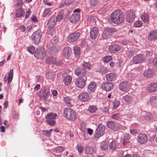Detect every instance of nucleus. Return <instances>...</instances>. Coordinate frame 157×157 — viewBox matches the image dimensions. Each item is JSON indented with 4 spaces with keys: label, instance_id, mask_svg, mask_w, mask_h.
I'll use <instances>...</instances> for the list:
<instances>
[{
    "label": "nucleus",
    "instance_id": "052dcab7",
    "mask_svg": "<svg viewBox=\"0 0 157 157\" xmlns=\"http://www.w3.org/2000/svg\"><path fill=\"white\" fill-rule=\"evenodd\" d=\"M130 132L131 135L135 136L137 132V130L136 129H131L130 130Z\"/></svg>",
    "mask_w": 157,
    "mask_h": 157
},
{
    "label": "nucleus",
    "instance_id": "b1692460",
    "mask_svg": "<svg viewBox=\"0 0 157 157\" xmlns=\"http://www.w3.org/2000/svg\"><path fill=\"white\" fill-rule=\"evenodd\" d=\"M96 88V86L95 83L91 82L88 85L87 90L89 93H91L94 92Z\"/></svg>",
    "mask_w": 157,
    "mask_h": 157
},
{
    "label": "nucleus",
    "instance_id": "f8f14e48",
    "mask_svg": "<svg viewBox=\"0 0 157 157\" xmlns=\"http://www.w3.org/2000/svg\"><path fill=\"white\" fill-rule=\"evenodd\" d=\"M107 125L108 128L115 131L119 130L120 128V125L118 124L113 121H108Z\"/></svg>",
    "mask_w": 157,
    "mask_h": 157
},
{
    "label": "nucleus",
    "instance_id": "f03ea898",
    "mask_svg": "<svg viewBox=\"0 0 157 157\" xmlns=\"http://www.w3.org/2000/svg\"><path fill=\"white\" fill-rule=\"evenodd\" d=\"M64 116L70 121H74L77 118L76 112L72 109L68 108L63 109Z\"/></svg>",
    "mask_w": 157,
    "mask_h": 157
},
{
    "label": "nucleus",
    "instance_id": "5701e85b",
    "mask_svg": "<svg viewBox=\"0 0 157 157\" xmlns=\"http://www.w3.org/2000/svg\"><path fill=\"white\" fill-rule=\"evenodd\" d=\"M13 69H11L8 74V76H5L4 78L5 82L8 81V83L10 84L12 81L13 76Z\"/></svg>",
    "mask_w": 157,
    "mask_h": 157
},
{
    "label": "nucleus",
    "instance_id": "ea45409f",
    "mask_svg": "<svg viewBox=\"0 0 157 157\" xmlns=\"http://www.w3.org/2000/svg\"><path fill=\"white\" fill-rule=\"evenodd\" d=\"M51 13V12L50 9L48 8L45 10L43 15L44 17H48L50 15Z\"/></svg>",
    "mask_w": 157,
    "mask_h": 157
},
{
    "label": "nucleus",
    "instance_id": "69168bd1",
    "mask_svg": "<svg viewBox=\"0 0 157 157\" xmlns=\"http://www.w3.org/2000/svg\"><path fill=\"white\" fill-rule=\"evenodd\" d=\"M31 19L32 21L34 22H36L38 21V19L35 16L32 17L31 18Z\"/></svg>",
    "mask_w": 157,
    "mask_h": 157
},
{
    "label": "nucleus",
    "instance_id": "338daca9",
    "mask_svg": "<svg viewBox=\"0 0 157 157\" xmlns=\"http://www.w3.org/2000/svg\"><path fill=\"white\" fill-rule=\"evenodd\" d=\"M87 133L90 135H91L93 134V130L90 128H88L87 129Z\"/></svg>",
    "mask_w": 157,
    "mask_h": 157
},
{
    "label": "nucleus",
    "instance_id": "9b49d317",
    "mask_svg": "<svg viewBox=\"0 0 157 157\" xmlns=\"http://www.w3.org/2000/svg\"><path fill=\"white\" fill-rule=\"evenodd\" d=\"M121 49L120 46L115 44H112L109 46L108 48V52L112 53H115L119 51Z\"/></svg>",
    "mask_w": 157,
    "mask_h": 157
},
{
    "label": "nucleus",
    "instance_id": "a19ab883",
    "mask_svg": "<svg viewBox=\"0 0 157 157\" xmlns=\"http://www.w3.org/2000/svg\"><path fill=\"white\" fill-rule=\"evenodd\" d=\"M141 17L142 21L144 22H147L149 19V16L147 13H144L142 15Z\"/></svg>",
    "mask_w": 157,
    "mask_h": 157
},
{
    "label": "nucleus",
    "instance_id": "ddd939ff",
    "mask_svg": "<svg viewBox=\"0 0 157 157\" xmlns=\"http://www.w3.org/2000/svg\"><path fill=\"white\" fill-rule=\"evenodd\" d=\"M75 74L78 77H83L86 74V71L85 68L79 67L75 69Z\"/></svg>",
    "mask_w": 157,
    "mask_h": 157
},
{
    "label": "nucleus",
    "instance_id": "603ef678",
    "mask_svg": "<svg viewBox=\"0 0 157 157\" xmlns=\"http://www.w3.org/2000/svg\"><path fill=\"white\" fill-rule=\"evenodd\" d=\"M153 117V115L150 112H147L146 113L145 118L146 120H148L151 119Z\"/></svg>",
    "mask_w": 157,
    "mask_h": 157
},
{
    "label": "nucleus",
    "instance_id": "7ed1b4c3",
    "mask_svg": "<svg viewBox=\"0 0 157 157\" xmlns=\"http://www.w3.org/2000/svg\"><path fill=\"white\" fill-rule=\"evenodd\" d=\"M42 36V33L40 29L35 31L32 35V39L33 41L36 44H38L40 42Z\"/></svg>",
    "mask_w": 157,
    "mask_h": 157
},
{
    "label": "nucleus",
    "instance_id": "f257e3e1",
    "mask_svg": "<svg viewBox=\"0 0 157 157\" xmlns=\"http://www.w3.org/2000/svg\"><path fill=\"white\" fill-rule=\"evenodd\" d=\"M124 19L123 15L120 10L115 11L111 14L110 20L114 23L120 24L123 21Z\"/></svg>",
    "mask_w": 157,
    "mask_h": 157
},
{
    "label": "nucleus",
    "instance_id": "393cba45",
    "mask_svg": "<svg viewBox=\"0 0 157 157\" xmlns=\"http://www.w3.org/2000/svg\"><path fill=\"white\" fill-rule=\"evenodd\" d=\"M71 49L68 47L64 48L63 50V55L65 57L69 56L71 55Z\"/></svg>",
    "mask_w": 157,
    "mask_h": 157
},
{
    "label": "nucleus",
    "instance_id": "dca6fc26",
    "mask_svg": "<svg viewBox=\"0 0 157 157\" xmlns=\"http://www.w3.org/2000/svg\"><path fill=\"white\" fill-rule=\"evenodd\" d=\"M137 140L139 143L144 144L147 141V136L144 133L140 134L137 137Z\"/></svg>",
    "mask_w": 157,
    "mask_h": 157
},
{
    "label": "nucleus",
    "instance_id": "774afa93",
    "mask_svg": "<svg viewBox=\"0 0 157 157\" xmlns=\"http://www.w3.org/2000/svg\"><path fill=\"white\" fill-rule=\"evenodd\" d=\"M153 63L154 65L157 66V57L154 58Z\"/></svg>",
    "mask_w": 157,
    "mask_h": 157
},
{
    "label": "nucleus",
    "instance_id": "20e7f679",
    "mask_svg": "<svg viewBox=\"0 0 157 157\" xmlns=\"http://www.w3.org/2000/svg\"><path fill=\"white\" fill-rule=\"evenodd\" d=\"M57 117L56 114L53 113H50L46 116V121L51 126H54L56 124V122L54 119Z\"/></svg>",
    "mask_w": 157,
    "mask_h": 157
},
{
    "label": "nucleus",
    "instance_id": "680f3d73",
    "mask_svg": "<svg viewBox=\"0 0 157 157\" xmlns=\"http://www.w3.org/2000/svg\"><path fill=\"white\" fill-rule=\"evenodd\" d=\"M77 148L78 152L80 153H82L83 151V147L81 145H78L77 146Z\"/></svg>",
    "mask_w": 157,
    "mask_h": 157
},
{
    "label": "nucleus",
    "instance_id": "4c0bfd02",
    "mask_svg": "<svg viewBox=\"0 0 157 157\" xmlns=\"http://www.w3.org/2000/svg\"><path fill=\"white\" fill-rule=\"evenodd\" d=\"M56 75L53 72H47L46 75V77L50 79H52L55 77Z\"/></svg>",
    "mask_w": 157,
    "mask_h": 157
},
{
    "label": "nucleus",
    "instance_id": "de8ad7c7",
    "mask_svg": "<svg viewBox=\"0 0 157 157\" xmlns=\"http://www.w3.org/2000/svg\"><path fill=\"white\" fill-rule=\"evenodd\" d=\"M112 57L111 56H105L102 59L104 62L105 63H108L111 60H112Z\"/></svg>",
    "mask_w": 157,
    "mask_h": 157
},
{
    "label": "nucleus",
    "instance_id": "4d7b16f0",
    "mask_svg": "<svg viewBox=\"0 0 157 157\" xmlns=\"http://www.w3.org/2000/svg\"><path fill=\"white\" fill-rule=\"evenodd\" d=\"M80 129L82 132H85L86 130V127L84 123H81L80 126Z\"/></svg>",
    "mask_w": 157,
    "mask_h": 157
},
{
    "label": "nucleus",
    "instance_id": "6ab92c4d",
    "mask_svg": "<svg viewBox=\"0 0 157 157\" xmlns=\"http://www.w3.org/2000/svg\"><path fill=\"white\" fill-rule=\"evenodd\" d=\"M78 98L82 101L86 102L89 100V96L87 93L84 92L80 93L78 95Z\"/></svg>",
    "mask_w": 157,
    "mask_h": 157
},
{
    "label": "nucleus",
    "instance_id": "c9c22d12",
    "mask_svg": "<svg viewBox=\"0 0 157 157\" xmlns=\"http://www.w3.org/2000/svg\"><path fill=\"white\" fill-rule=\"evenodd\" d=\"M130 136L128 134L125 135L123 140V143L124 145L130 142Z\"/></svg>",
    "mask_w": 157,
    "mask_h": 157
},
{
    "label": "nucleus",
    "instance_id": "bb28decb",
    "mask_svg": "<svg viewBox=\"0 0 157 157\" xmlns=\"http://www.w3.org/2000/svg\"><path fill=\"white\" fill-rule=\"evenodd\" d=\"M144 59L142 55H138L135 56L133 59V62L135 64H137L141 62Z\"/></svg>",
    "mask_w": 157,
    "mask_h": 157
},
{
    "label": "nucleus",
    "instance_id": "9d476101",
    "mask_svg": "<svg viewBox=\"0 0 157 157\" xmlns=\"http://www.w3.org/2000/svg\"><path fill=\"white\" fill-rule=\"evenodd\" d=\"M80 36V33L78 32L74 33L67 36V40L69 43L73 42L77 40Z\"/></svg>",
    "mask_w": 157,
    "mask_h": 157
},
{
    "label": "nucleus",
    "instance_id": "412c9836",
    "mask_svg": "<svg viewBox=\"0 0 157 157\" xmlns=\"http://www.w3.org/2000/svg\"><path fill=\"white\" fill-rule=\"evenodd\" d=\"M135 15V13L134 12H128L126 16V21L130 23L133 22L134 19Z\"/></svg>",
    "mask_w": 157,
    "mask_h": 157
},
{
    "label": "nucleus",
    "instance_id": "7c9ffc66",
    "mask_svg": "<svg viewBox=\"0 0 157 157\" xmlns=\"http://www.w3.org/2000/svg\"><path fill=\"white\" fill-rule=\"evenodd\" d=\"M48 51L51 55L56 54L58 51L57 48L55 46H52L48 49Z\"/></svg>",
    "mask_w": 157,
    "mask_h": 157
},
{
    "label": "nucleus",
    "instance_id": "a211bd4d",
    "mask_svg": "<svg viewBox=\"0 0 157 157\" xmlns=\"http://www.w3.org/2000/svg\"><path fill=\"white\" fill-rule=\"evenodd\" d=\"M106 80L109 82H113L116 80L117 76L116 73L114 72L109 73L106 75Z\"/></svg>",
    "mask_w": 157,
    "mask_h": 157
},
{
    "label": "nucleus",
    "instance_id": "6e6d98bb",
    "mask_svg": "<svg viewBox=\"0 0 157 157\" xmlns=\"http://www.w3.org/2000/svg\"><path fill=\"white\" fill-rule=\"evenodd\" d=\"M98 71L100 72L102 74H103L107 72L108 70L106 67H101Z\"/></svg>",
    "mask_w": 157,
    "mask_h": 157
},
{
    "label": "nucleus",
    "instance_id": "58836bf2",
    "mask_svg": "<svg viewBox=\"0 0 157 157\" xmlns=\"http://www.w3.org/2000/svg\"><path fill=\"white\" fill-rule=\"evenodd\" d=\"M98 0H90V4L91 7H94L98 5Z\"/></svg>",
    "mask_w": 157,
    "mask_h": 157
},
{
    "label": "nucleus",
    "instance_id": "a18cd8bd",
    "mask_svg": "<svg viewBox=\"0 0 157 157\" xmlns=\"http://www.w3.org/2000/svg\"><path fill=\"white\" fill-rule=\"evenodd\" d=\"M82 66L84 67V68L87 69L88 70L90 69L91 67V65L90 63L85 61H84L82 64Z\"/></svg>",
    "mask_w": 157,
    "mask_h": 157
},
{
    "label": "nucleus",
    "instance_id": "423d86ee",
    "mask_svg": "<svg viewBox=\"0 0 157 157\" xmlns=\"http://www.w3.org/2000/svg\"><path fill=\"white\" fill-rule=\"evenodd\" d=\"M105 127L103 125L100 124L97 127L95 132L94 137L95 138L98 139L104 134Z\"/></svg>",
    "mask_w": 157,
    "mask_h": 157
},
{
    "label": "nucleus",
    "instance_id": "aec40b11",
    "mask_svg": "<svg viewBox=\"0 0 157 157\" xmlns=\"http://www.w3.org/2000/svg\"><path fill=\"white\" fill-rule=\"evenodd\" d=\"M57 22L56 17L55 16H52L49 20L48 22V25L49 29L53 28Z\"/></svg>",
    "mask_w": 157,
    "mask_h": 157
},
{
    "label": "nucleus",
    "instance_id": "49530a36",
    "mask_svg": "<svg viewBox=\"0 0 157 157\" xmlns=\"http://www.w3.org/2000/svg\"><path fill=\"white\" fill-rule=\"evenodd\" d=\"M52 129H50L49 130L43 131L42 133L44 136H45L47 137H49L50 136L51 133H52Z\"/></svg>",
    "mask_w": 157,
    "mask_h": 157
},
{
    "label": "nucleus",
    "instance_id": "6e6552de",
    "mask_svg": "<svg viewBox=\"0 0 157 157\" xmlns=\"http://www.w3.org/2000/svg\"><path fill=\"white\" fill-rule=\"evenodd\" d=\"M45 62L47 63L53 64L56 65H60L63 63L62 61L53 57H51L47 58Z\"/></svg>",
    "mask_w": 157,
    "mask_h": 157
},
{
    "label": "nucleus",
    "instance_id": "3c124183",
    "mask_svg": "<svg viewBox=\"0 0 157 157\" xmlns=\"http://www.w3.org/2000/svg\"><path fill=\"white\" fill-rule=\"evenodd\" d=\"M97 109L95 106H90L88 109V110L90 113H95L97 110Z\"/></svg>",
    "mask_w": 157,
    "mask_h": 157
},
{
    "label": "nucleus",
    "instance_id": "13d9d810",
    "mask_svg": "<svg viewBox=\"0 0 157 157\" xmlns=\"http://www.w3.org/2000/svg\"><path fill=\"white\" fill-rule=\"evenodd\" d=\"M64 148L63 147L61 146H58L56 148V150L57 152L59 153L64 151Z\"/></svg>",
    "mask_w": 157,
    "mask_h": 157
},
{
    "label": "nucleus",
    "instance_id": "37998d69",
    "mask_svg": "<svg viewBox=\"0 0 157 157\" xmlns=\"http://www.w3.org/2000/svg\"><path fill=\"white\" fill-rule=\"evenodd\" d=\"M150 102L153 104L157 103V96H154L151 97L150 98Z\"/></svg>",
    "mask_w": 157,
    "mask_h": 157
},
{
    "label": "nucleus",
    "instance_id": "f3484780",
    "mask_svg": "<svg viewBox=\"0 0 157 157\" xmlns=\"http://www.w3.org/2000/svg\"><path fill=\"white\" fill-rule=\"evenodd\" d=\"M99 33L98 28L96 27H93L90 32V38L92 39H95Z\"/></svg>",
    "mask_w": 157,
    "mask_h": 157
},
{
    "label": "nucleus",
    "instance_id": "c85d7f7f",
    "mask_svg": "<svg viewBox=\"0 0 157 157\" xmlns=\"http://www.w3.org/2000/svg\"><path fill=\"white\" fill-rule=\"evenodd\" d=\"M25 12L22 8H20L16 10V16L18 17H23L25 15Z\"/></svg>",
    "mask_w": 157,
    "mask_h": 157
},
{
    "label": "nucleus",
    "instance_id": "e433bc0d",
    "mask_svg": "<svg viewBox=\"0 0 157 157\" xmlns=\"http://www.w3.org/2000/svg\"><path fill=\"white\" fill-rule=\"evenodd\" d=\"M74 51L76 57H78L80 55V49L79 47L75 46L74 47Z\"/></svg>",
    "mask_w": 157,
    "mask_h": 157
},
{
    "label": "nucleus",
    "instance_id": "5fc2aeb1",
    "mask_svg": "<svg viewBox=\"0 0 157 157\" xmlns=\"http://www.w3.org/2000/svg\"><path fill=\"white\" fill-rule=\"evenodd\" d=\"M64 101L65 104L68 105L70 106H71V100L68 97H65L64 98Z\"/></svg>",
    "mask_w": 157,
    "mask_h": 157
},
{
    "label": "nucleus",
    "instance_id": "2eb2a0df",
    "mask_svg": "<svg viewBox=\"0 0 157 157\" xmlns=\"http://www.w3.org/2000/svg\"><path fill=\"white\" fill-rule=\"evenodd\" d=\"M130 85L126 81H123L120 84L119 88L120 89L124 92H127L129 90Z\"/></svg>",
    "mask_w": 157,
    "mask_h": 157
},
{
    "label": "nucleus",
    "instance_id": "0e129e2a",
    "mask_svg": "<svg viewBox=\"0 0 157 157\" xmlns=\"http://www.w3.org/2000/svg\"><path fill=\"white\" fill-rule=\"evenodd\" d=\"M24 3L22 1H20L19 2H18L16 4L15 6L16 7H18L19 6H22L23 4Z\"/></svg>",
    "mask_w": 157,
    "mask_h": 157
},
{
    "label": "nucleus",
    "instance_id": "4468645a",
    "mask_svg": "<svg viewBox=\"0 0 157 157\" xmlns=\"http://www.w3.org/2000/svg\"><path fill=\"white\" fill-rule=\"evenodd\" d=\"M113 85L112 82H103L101 85L102 89L106 91H109L113 89Z\"/></svg>",
    "mask_w": 157,
    "mask_h": 157
},
{
    "label": "nucleus",
    "instance_id": "2f4dec72",
    "mask_svg": "<svg viewBox=\"0 0 157 157\" xmlns=\"http://www.w3.org/2000/svg\"><path fill=\"white\" fill-rule=\"evenodd\" d=\"M72 81V77L70 75L65 76L63 78V82L66 86H69Z\"/></svg>",
    "mask_w": 157,
    "mask_h": 157
},
{
    "label": "nucleus",
    "instance_id": "cd10ccee",
    "mask_svg": "<svg viewBox=\"0 0 157 157\" xmlns=\"http://www.w3.org/2000/svg\"><path fill=\"white\" fill-rule=\"evenodd\" d=\"M80 16L78 14H74L71 15L69 18L70 21L73 23H75L79 21Z\"/></svg>",
    "mask_w": 157,
    "mask_h": 157
},
{
    "label": "nucleus",
    "instance_id": "473e14b6",
    "mask_svg": "<svg viewBox=\"0 0 157 157\" xmlns=\"http://www.w3.org/2000/svg\"><path fill=\"white\" fill-rule=\"evenodd\" d=\"M123 98L124 101L128 104H130L133 100V98L132 96L129 95H126L124 96Z\"/></svg>",
    "mask_w": 157,
    "mask_h": 157
},
{
    "label": "nucleus",
    "instance_id": "a878e982",
    "mask_svg": "<svg viewBox=\"0 0 157 157\" xmlns=\"http://www.w3.org/2000/svg\"><path fill=\"white\" fill-rule=\"evenodd\" d=\"M148 38L149 40H152L157 39V30L151 31L148 34Z\"/></svg>",
    "mask_w": 157,
    "mask_h": 157
},
{
    "label": "nucleus",
    "instance_id": "864d4df0",
    "mask_svg": "<svg viewBox=\"0 0 157 157\" xmlns=\"http://www.w3.org/2000/svg\"><path fill=\"white\" fill-rule=\"evenodd\" d=\"M27 50L31 53L33 54L35 53V49L34 46H30L29 47H27Z\"/></svg>",
    "mask_w": 157,
    "mask_h": 157
},
{
    "label": "nucleus",
    "instance_id": "8fccbe9b",
    "mask_svg": "<svg viewBox=\"0 0 157 157\" xmlns=\"http://www.w3.org/2000/svg\"><path fill=\"white\" fill-rule=\"evenodd\" d=\"M121 117L122 116L119 113L114 114L111 116L112 118L117 120H119L121 118Z\"/></svg>",
    "mask_w": 157,
    "mask_h": 157
},
{
    "label": "nucleus",
    "instance_id": "79ce46f5",
    "mask_svg": "<svg viewBox=\"0 0 157 157\" xmlns=\"http://www.w3.org/2000/svg\"><path fill=\"white\" fill-rule=\"evenodd\" d=\"M63 15V11H61L59 12L56 19V21H59L62 19Z\"/></svg>",
    "mask_w": 157,
    "mask_h": 157
},
{
    "label": "nucleus",
    "instance_id": "e2e57ef3",
    "mask_svg": "<svg viewBox=\"0 0 157 157\" xmlns=\"http://www.w3.org/2000/svg\"><path fill=\"white\" fill-rule=\"evenodd\" d=\"M58 41V38L57 37H53L52 40L51 41L52 43L54 44H56Z\"/></svg>",
    "mask_w": 157,
    "mask_h": 157
},
{
    "label": "nucleus",
    "instance_id": "c03bdc74",
    "mask_svg": "<svg viewBox=\"0 0 157 157\" xmlns=\"http://www.w3.org/2000/svg\"><path fill=\"white\" fill-rule=\"evenodd\" d=\"M109 147V143L107 141H103L101 144V147L103 150H105L107 149Z\"/></svg>",
    "mask_w": 157,
    "mask_h": 157
},
{
    "label": "nucleus",
    "instance_id": "09e8293b",
    "mask_svg": "<svg viewBox=\"0 0 157 157\" xmlns=\"http://www.w3.org/2000/svg\"><path fill=\"white\" fill-rule=\"evenodd\" d=\"M120 101L118 100H115L113 102V109H116L120 105Z\"/></svg>",
    "mask_w": 157,
    "mask_h": 157
},
{
    "label": "nucleus",
    "instance_id": "72a5a7b5",
    "mask_svg": "<svg viewBox=\"0 0 157 157\" xmlns=\"http://www.w3.org/2000/svg\"><path fill=\"white\" fill-rule=\"evenodd\" d=\"M42 91L44 94L43 96L44 98V99L47 98L49 96L50 94L49 89L45 86L42 90Z\"/></svg>",
    "mask_w": 157,
    "mask_h": 157
},
{
    "label": "nucleus",
    "instance_id": "1a4fd4ad",
    "mask_svg": "<svg viewBox=\"0 0 157 157\" xmlns=\"http://www.w3.org/2000/svg\"><path fill=\"white\" fill-rule=\"evenodd\" d=\"M86 80L87 78L86 77L84 78L80 77L76 79L75 82V83L78 87L82 88L84 86Z\"/></svg>",
    "mask_w": 157,
    "mask_h": 157
},
{
    "label": "nucleus",
    "instance_id": "39448f33",
    "mask_svg": "<svg viewBox=\"0 0 157 157\" xmlns=\"http://www.w3.org/2000/svg\"><path fill=\"white\" fill-rule=\"evenodd\" d=\"M116 31L115 28H104L102 34V37L104 39L109 38L111 36V33Z\"/></svg>",
    "mask_w": 157,
    "mask_h": 157
},
{
    "label": "nucleus",
    "instance_id": "4be33fe9",
    "mask_svg": "<svg viewBox=\"0 0 157 157\" xmlns=\"http://www.w3.org/2000/svg\"><path fill=\"white\" fill-rule=\"evenodd\" d=\"M147 90L151 92L157 91V84L151 83L148 84L147 87Z\"/></svg>",
    "mask_w": 157,
    "mask_h": 157
},
{
    "label": "nucleus",
    "instance_id": "bf43d9fd",
    "mask_svg": "<svg viewBox=\"0 0 157 157\" xmlns=\"http://www.w3.org/2000/svg\"><path fill=\"white\" fill-rule=\"evenodd\" d=\"M142 24V23L141 21H137L134 22V26L136 27H140L141 26Z\"/></svg>",
    "mask_w": 157,
    "mask_h": 157
},
{
    "label": "nucleus",
    "instance_id": "0eeeda50",
    "mask_svg": "<svg viewBox=\"0 0 157 157\" xmlns=\"http://www.w3.org/2000/svg\"><path fill=\"white\" fill-rule=\"evenodd\" d=\"M45 55V50L44 48L42 47H38L34 53V56L37 59H42Z\"/></svg>",
    "mask_w": 157,
    "mask_h": 157
},
{
    "label": "nucleus",
    "instance_id": "f704fd0d",
    "mask_svg": "<svg viewBox=\"0 0 157 157\" xmlns=\"http://www.w3.org/2000/svg\"><path fill=\"white\" fill-rule=\"evenodd\" d=\"M118 144L116 141H113L110 144L109 148L111 150H115L118 148Z\"/></svg>",
    "mask_w": 157,
    "mask_h": 157
},
{
    "label": "nucleus",
    "instance_id": "c756f323",
    "mask_svg": "<svg viewBox=\"0 0 157 157\" xmlns=\"http://www.w3.org/2000/svg\"><path fill=\"white\" fill-rule=\"evenodd\" d=\"M144 75L145 77L150 78L153 75L154 72L151 69H148L144 71Z\"/></svg>",
    "mask_w": 157,
    "mask_h": 157
}]
</instances>
